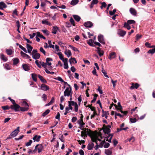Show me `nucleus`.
I'll use <instances>...</instances> for the list:
<instances>
[{"label":"nucleus","mask_w":155,"mask_h":155,"mask_svg":"<svg viewBox=\"0 0 155 155\" xmlns=\"http://www.w3.org/2000/svg\"><path fill=\"white\" fill-rule=\"evenodd\" d=\"M19 127H17V129L13 131L10 134L9 137L7 138V139L11 138L12 137H15L19 132Z\"/></svg>","instance_id":"nucleus-1"},{"label":"nucleus","mask_w":155,"mask_h":155,"mask_svg":"<svg viewBox=\"0 0 155 155\" xmlns=\"http://www.w3.org/2000/svg\"><path fill=\"white\" fill-rule=\"evenodd\" d=\"M20 108L21 107L16 103L10 106V108L12 110H14L15 112L19 111L20 110L19 109H20Z\"/></svg>","instance_id":"nucleus-2"},{"label":"nucleus","mask_w":155,"mask_h":155,"mask_svg":"<svg viewBox=\"0 0 155 155\" xmlns=\"http://www.w3.org/2000/svg\"><path fill=\"white\" fill-rule=\"evenodd\" d=\"M71 87H67L64 92V96L69 97L72 94Z\"/></svg>","instance_id":"nucleus-3"},{"label":"nucleus","mask_w":155,"mask_h":155,"mask_svg":"<svg viewBox=\"0 0 155 155\" xmlns=\"http://www.w3.org/2000/svg\"><path fill=\"white\" fill-rule=\"evenodd\" d=\"M98 41L102 44L104 45L105 44V42L104 40V36L103 35L100 34L98 36Z\"/></svg>","instance_id":"nucleus-4"},{"label":"nucleus","mask_w":155,"mask_h":155,"mask_svg":"<svg viewBox=\"0 0 155 155\" xmlns=\"http://www.w3.org/2000/svg\"><path fill=\"white\" fill-rule=\"evenodd\" d=\"M126 32L121 29H118L117 30L118 34L122 37H124L126 35Z\"/></svg>","instance_id":"nucleus-5"},{"label":"nucleus","mask_w":155,"mask_h":155,"mask_svg":"<svg viewBox=\"0 0 155 155\" xmlns=\"http://www.w3.org/2000/svg\"><path fill=\"white\" fill-rule=\"evenodd\" d=\"M113 135V134H109L107 136L105 137L106 140L110 143H111Z\"/></svg>","instance_id":"nucleus-6"},{"label":"nucleus","mask_w":155,"mask_h":155,"mask_svg":"<svg viewBox=\"0 0 155 155\" xmlns=\"http://www.w3.org/2000/svg\"><path fill=\"white\" fill-rule=\"evenodd\" d=\"M84 25L85 27L91 28L93 26V24L91 21H87L84 23Z\"/></svg>","instance_id":"nucleus-7"},{"label":"nucleus","mask_w":155,"mask_h":155,"mask_svg":"<svg viewBox=\"0 0 155 155\" xmlns=\"http://www.w3.org/2000/svg\"><path fill=\"white\" fill-rule=\"evenodd\" d=\"M20 54L21 55L25 58H26L27 59H29L30 61H31L32 60L30 59L31 58V57L27 54L24 53L22 51H21L20 52Z\"/></svg>","instance_id":"nucleus-8"},{"label":"nucleus","mask_w":155,"mask_h":155,"mask_svg":"<svg viewBox=\"0 0 155 155\" xmlns=\"http://www.w3.org/2000/svg\"><path fill=\"white\" fill-rule=\"evenodd\" d=\"M40 88L42 90L44 91H47L49 89V87L48 86L44 84H42L41 85Z\"/></svg>","instance_id":"nucleus-9"},{"label":"nucleus","mask_w":155,"mask_h":155,"mask_svg":"<svg viewBox=\"0 0 155 155\" xmlns=\"http://www.w3.org/2000/svg\"><path fill=\"white\" fill-rule=\"evenodd\" d=\"M68 59L67 58H65V60L63 61L64 63V69H67L68 68Z\"/></svg>","instance_id":"nucleus-10"},{"label":"nucleus","mask_w":155,"mask_h":155,"mask_svg":"<svg viewBox=\"0 0 155 155\" xmlns=\"http://www.w3.org/2000/svg\"><path fill=\"white\" fill-rule=\"evenodd\" d=\"M22 67L23 69L26 71H28L30 69V67L29 66L28 64H23Z\"/></svg>","instance_id":"nucleus-11"},{"label":"nucleus","mask_w":155,"mask_h":155,"mask_svg":"<svg viewBox=\"0 0 155 155\" xmlns=\"http://www.w3.org/2000/svg\"><path fill=\"white\" fill-rule=\"evenodd\" d=\"M97 52L99 55V56L101 57L103 56L104 54V51L102 50H101V48L99 47H97Z\"/></svg>","instance_id":"nucleus-12"},{"label":"nucleus","mask_w":155,"mask_h":155,"mask_svg":"<svg viewBox=\"0 0 155 155\" xmlns=\"http://www.w3.org/2000/svg\"><path fill=\"white\" fill-rule=\"evenodd\" d=\"M41 137L40 135H35L33 137L32 139L34 140V142H39Z\"/></svg>","instance_id":"nucleus-13"},{"label":"nucleus","mask_w":155,"mask_h":155,"mask_svg":"<svg viewBox=\"0 0 155 155\" xmlns=\"http://www.w3.org/2000/svg\"><path fill=\"white\" fill-rule=\"evenodd\" d=\"M26 48L27 49V52L29 54H31V52L32 50L33 47L29 44H26Z\"/></svg>","instance_id":"nucleus-14"},{"label":"nucleus","mask_w":155,"mask_h":155,"mask_svg":"<svg viewBox=\"0 0 155 155\" xmlns=\"http://www.w3.org/2000/svg\"><path fill=\"white\" fill-rule=\"evenodd\" d=\"M129 11L130 13L134 16H136L137 15V11L136 10L133 8H130V9Z\"/></svg>","instance_id":"nucleus-15"},{"label":"nucleus","mask_w":155,"mask_h":155,"mask_svg":"<svg viewBox=\"0 0 155 155\" xmlns=\"http://www.w3.org/2000/svg\"><path fill=\"white\" fill-rule=\"evenodd\" d=\"M46 65H48V66H51V63L50 62V61H52L53 59L51 58H47L46 59Z\"/></svg>","instance_id":"nucleus-16"},{"label":"nucleus","mask_w":155,"mask_h":155,"mask_svg":"<svg viewBox=\"0 0 155 155\" xmlns=\"http://www.w3.org/2000/svg\"><path fill=\"white\" fill-rule=\"evenodd\" d=\"M103 131L105 134H108L110 132V130L107 127H104Z\"/></svg>","instance_id":"nucleus-17"},{"label":"nucleus","mask_w":155,"mask_h":155,"mask_svg":"<svg viewBox=\"0 0 155 155\" xmlns=\"http://www.w3.org/2000/svg\"><path fill=\"white\" fill-rule=\"evenodd\" d=\"M7 7V5L3 2H0V9L3 10L4 8H5Z\"/></svg>","instance_id":"nucleus-18"},{"label":"nucleus","mask_w":155,"mask_h":155,"mask_svg":"<svg viewBox=\"0 0 155 155\" xmlns=\"http://www.w3.org/2000/svg\"><path fill=\"white\" fill-rule=\"evenodd\" d=\"M59 28L57 26H54L52 27V33L54 34L57 33V31L58 30Z\"/></svg>","instance_id":"nucleus-19"},{"label":"nucleus","mask_w":155,"mask_h":155,"mask_svg":"<svg viewBox=\"0 0 155 155\" xmlns=\"http://www.w3.org/2000/svg\"><path fill=\"white\" fill-rule=\"evenodd\" d=\"M139 86V84L137 83H136L135 84L134 83H132V84L131 86L130 87V88L131 89H134V88L137 89L138 88Z\"/></svg>","instance_id":"nucleus-20"},{"label":"nucleus","mask_w":155,"mask_h":155,"mask_svg":"<svg viewBox=\"0 0 155 155\" xmlns=\"http://www.w3.org/2000/svg\"><path fill=\"white\" fill-rule=\"evenodd\" d=\"M40 55L39 53H37L32 55V58L35 60H37L39 58Z\"/></svg>","instance_id":"nucleus-21"},{"label":"nucleus","mask_w":155,"mask_h":155,"mask_svg":"<svg viewBox=\"0 0 155 155\" xmlns=\"http://www.w3.org/2000/svg\"><path fill=\"white\" fill-rule=\"evenodd\" d=\"M115 53L114 52H112L110 54L108 58L110 59L111 60L112 59L114 58L115 57Z\"/></svg>","instance_id":"nucleus-22"},{"label":"nucleus","mask_w":155,"mask_h":155,"mask_svg":"<svg viewBox=\"0 0 155 155\" xmlns=\"http://www.w3.org/2000/svg\"><path fill=\"white\" fill-rule=\"evenodd\" d=\"M39 78L40 79L41 82L43 83H47V81L45 80L43 77L40 75H38Z\"/></svg>","instance_id":"nucleus-23"},{"label":"nucleus","mask_w":155,"mask_h":155,"mask_svg":"<svg viewBox=\"0 0 155 155\" xmlns=\"http://www.w3.org/2000/svg\"><path fill=\"white\" fill-rule=\"evenodd\" d=\"M94 145V143L93 142L89 143L87 146V149L89 150H91L93 148Z\"/></svg>","instance_id":"nucleus-24"},{"label":"nucleus","mask_w":155,"mask_h":155,"mask_svg":"<svg viewBox=\"0 0 155 155\" xmlns=\"http://www.w3.org/2000/svg\"><path fill=\"white\" fill-rule=\"evenodd\" d=\"M73 16L75 20L77 22H79L81 19V17L78 15H73Z\"/></svg>","instance_id":"nucleus-25"},{"label":"nucleus","mask_w":155,"mask_h":155,"mask_svg":"<svg viewBox=\"0 0 155 155\" xmlns=\"http://www.w3.org/2000/svg\"><path fill=\"white\" fill-rule=\"evenodd\" d=\"M64 54L67 55L68 57L69 58L72 55L71 53L70 50H68L67 51L66 50L64 52Z\"/></svg>","instance_id":"nucleus-26"},{"label":"nucleus","mask_w":155,"mask_h":155,"mask_svg":"<svg viewBox=\"0 0 155 155\" xmlns=\"http://www.w3.org/2000/svg\"><path fill=\"white\" fill-rule=\"evenodd\" d=\"M0 58L1 60L5 61H6L8 60L7 58L3 54H1Z\"/></svg>","instance_id":"nucleus-27"},{"label":"nucleus","mask_w":155,"mask_h":155,"mask_svg":"<svg viewBox=\"0 0 155 155\" xmlns=\"http://www.w3.org/2000/svg\"><path fill=\"white\" fill-rule=\"evenodd\" d=\"M69 63L71 65V64L74 63V61L75 63H77V62L76 60V59L74 58H73L72 57H71L70 59L69 60Z\"/></svg>","instance_id":"nucleus-28"},{"label":"nucleus","mask_w":155,"mask_h":155,"mask_svg":"<svg viewBox=\"0 0 155 155\" xmlns=\"http://www.w3.org/2000/svg\"><path fill=\"white\" fill-rule=\"evenodd\" d=\"M105 153L106 155H111L112 154V151L111 149L106 150Z\"/></svg>","instance_id":"nucleus-29"},{"label":"nucleus","mask_w":155,"mask_h":155,"mask_svg":"<svg viewBox=\"0 0 155 155\" xmlns=\"http://www.w3.org/2000/svg\"><path fill=\"white\" fill-rule=\"evenodd\" d=\"M37 75L35 73L31 74V77L32 79L35 82H36L37 81Z\"/></svg>","instance_id":"nucleus-30"},{"label":"nucleus","mask_w":155,"mask_h":155,"mask_svg":"<svg viewBox=\"0 0 155 155\" xmlns=\"http://www.w3.org/2000/svg\"><path fill=\"white\" fill-rule=\"evenodd\" d=\"M29 109L28 107H21L20 110L22 112L27 111Z\"/></svg>","instance_id":"nucleus-31"},{"label":"nucleus","mask_w":155,"mask_h":155,"mask_svg":"<svg viewBox=\"0 0 155 155\" xmlns=\"http://www.w3.org/2000/svg\"><path fill=\"white\" fill-rule=\"evenodd\" d=\"M57 54L59 56V58L62 60L63 61L65 60V59L64 58L63 55L61 52H59Z\"/></svg>","instance_id":"nucleus-32"},{"label":"nucleus","mask_w":155,"mask_h":155,"mask_svg":"<svg viewBox=\"0 0 155 155\" xmlns=\"http://www.w3.org/2000/svg\"><path fill=\"white\" fill-rule=\"evenodd\" d=\"M79 2V0H72L70 4L72 5H76Z\"/></svg>","instance_id":"nucleus-33"},{"label":"nucleus","mask_w":155,"mask_h":155,"mask_svg":"<svg viewBox=\"0 0 155 155\" xmlns=\"http://www.w3.org/2000/svg\"><path fill=\"white\" fill-rule=\"evenodd\" d=\"M126 23L128 24L129 25H131L133 24H134L135 23V21L133 20H129L127 21V22H126Z\"/></svg>","instance_id":"nucleus-34"},{"label":"nucleus","mask_w":155,"mask_h":155,"mask_svg":"<svg viewBox=\"0 0 155 155\" xmlns=\"http://www.w3.org/2000/svg\"><path fill=\"white\" fill-rule=\"evenodd\" d=\"M43 148V147L42 145L39 144V145L38 146V147L37 148L38 150V153L41 152Z\"/></svg>","instance_id":"nucleus-35"},{"label":"nucleus","mask_w":155,"mask_h":155,"mask_svg":"<svg viewBox=\"0 0 155 155\" xmlns=\"http://www.w3.org/2000/svg\"><path fill=\"white\" fill-rule=\"evenodd\" d=\"M42 23L43 24H46L49 26L51 25V23L49 22L47 20H43L42 21Z\"/></svg>","instance_id":"nucleus-36"},{"label":"nucleus","mask_w":155,"mask_h":155,"mask_svg":"<svg viewBox=\"0 0 155 155\" xmlns=\"http://www.w3.org/2000/svg\"><path fill=\"white\" fill-rule=\"evenodd\" d=\"M6 52L8 55H11L12 54L13 52L11 49H6Z\"/></svg>","instance_id":"nucleus-37"},{"label":"nucleus","mask_w":155,"mask_h":155,"mask_svg":"<svg viewBox=\"0 0 155 155\" xmlns=\"http://www.w3.org/2000/svg\"><path fill=\"white\" fill-rule=\"evenodd\" d=\"M68 46L74 51H77L78 52H79V51L78 49L77 48L74 47V46H72L71 45H69Z\"/></svg>","instance_id":"nucleus-38"},{"label":"nucleus","mask_w":155,"mask_h":155,"mask_svg":"<svg viewBox=\"0 0 155 155\" xmlns=\"http://www.w3.org/2000/svg\"><path fill=\"white\" fill-rule=\"evenodd\" d=\"M19 61V59L17 58H15L13 59V64L16 65L18 64Z\"/></svg>","instance_id":"nucleus-39"},{"label":"nucleus","mask_w":155,"mask_h":155,"mask_svg":"<svg viewBox=\"0 0 155 155\" xmlns=\"http://www.w3.org/2000/svg\"><path fill=\"white\" fill-rule=\"evenodd\" d=\"M50 111L49 109H47L45 112L42 113V116L44 117L49 113Z\"/></svg>","instance_id":"nucleus-40"},{"label":"nucleus","mask_w":155,"mask_h":155,"mask_svg":"<svg viewBox=\"0 0 155 155\" xmlns=\"http://www.w3.org/2000/svg\"><path fill=\"white\" fill-rule=\"evenodd\" d=\"M21 105L23 106L29 107V105L25 101H23L21 102Z\"/></svg>","instance_id":"nucleus-41"},{"label":"nucleus","mask_w":155,"mask_h":155,"mask_svg":"<svg viewBox=\"0 0 155 155\" xmlns=\"http://www.w3.org/2000/svg\"><path fill=\"white\" fill-rule=\"evenodd\" d=\"M135 140V139L134 137H132L130 138H127L125 142H126L127 141L130 142L131 141L132 142H134Z\"/></svg>","instance_id":"nucleus-42"},{"label":"nucleus","mask_w":155,"mask_h":155,"mask_svg":"<svg viewBox=\"0 0 155 155\" xmlns=\"http://www.w3.org/2000/svg\"><path fill=\"white\" fill-rule=\"evenodd\" d=\"M155 53V48L149 50L147 52L148 54H153Z\"/></svg>","instance_id":"nucleus-43"},{"label":"nucleus","mask_w":155,"mask_h":155,"mask_svg":"<svg viewBox=\"0 0 155 155\" xmlns=\"http://www.w3.org/2000/svg\"><path fill=\"white\" fill-rule=\"evenodd\" d=\"M98 96V95L97 94H94V96L93 98V100L91 101V102L92 103H93L95 102L96 101L97 98Z\"/></svg>","instance_id":"nucleus-44"},{"label":"nucleus","mask_w":155,"mask_h":155,"mask_svg":"<svg viewBox=\"0 0 155 155\" xmlns=\"http://www.w3.org/2000/svg\"><path fill=\"white\" fill-rule=\"evenodd\" d=\"M124 27L126 28L128 30H130L131 28L130 26L129 25L126 23V22H125L124 23Z\"/></svg>","instance_id":"nucleus-45"},{"label":"nucleus","mask_w":155,"mask_h":155,"mask_svg":"<svg viewBox=\"0 0 155 155\" xmlns=\"http://www.w3.org/2000/svg\"><path fill=\"white\" fill-rule=\"evenodd\" d=\"M42 31L45 35L48 36L49 35V32L47 30H43Z\"/></svg>","instance_id":"nucleus-46"},{"label":"nucleus","mask_w":155,"mask_h":155,"mask_svg":"<svg viewBox=\"0 0 155 155\" xmlns=\"http://www.w3.org/2000/svg\"><path fill=\"white\" fill-rule=\"evenodd\" d=\"M2 108L4 110H8L10 108V107H9L8 105H6L5 106H2Z\"/></svg>","instance_id":"nucleus-47"},{"label":"nucleus","mask_w":155,"mask_h":155,"mask_svg":"<svg viewBox=\"0 0 155 155\" xmlns=\"http://www.w3.org/2000/svg\"><path fill=\"white\" fill-rule=\"evenodd\" d=\"M39 63L45 68H47V65L43 61H40Z\"/></svg>","instance_id":"nucleus-48"},{"label":"nucleus","mask_w":155,"mask_h":155,"mask_svg":"<svg viewBox=\"0 0 155 155\" xmlns=\"http://www.w3.org/2000/svg\"><path fill=\"white\" fill-rule=\"evenodd\" d=\"M130 122L131 123H134L137 121V119L136 118H130Z\"/></svg>","instance_id":"nucleus-49"},{"label":"nucleus","mask_w":155,"mask_h":155,"mask_svg":"<svg viewBox=\"0 0 155 155\" xmlns=\"http://www.w3.org/2000/svg\"><path fill=\"white\" fill-rule=\"evenodd\" d=\"M59 139L62 142H64V137L63 135V134H60L59 136Z\"/></svg>","instance_id":"nucleus-50"},{"label":"nucleus","mask_w":155,"mask_h":155,"mask_svg":"<svg viewBox=\"0 0 155 155\" xmlns=\"http://www.w3.org/2000/svg\"><path fill=\"white\" fill-rule=\"evenodd\" d=\"M48 44H49V47L50 48H54V45H52L51 43V41L50 40L48 41Z\"/></svg>","instance_id":"nucleus-51"},{"label":"nucleus","mask_w":155,"mask_h":155,"mask_svg":"<svg viewBox=\"0 0 155 155\" xmlns=\"http://www.w3.org/2000/svg\"><path fill=\"white\" fill-rule=\"evenodd\" d=\"M116 12V10L114 9L112 11H109V14L110 15H113Z\"/></svg>","instance_id":"nucleus-52"},{"label":"nucleus","mask_w":155,"mask_h":155,"mask_svg":"<svg viewBox=\"0 0 155 155\" xmlns=\"http://www.w3.org/2000/svg\"><path fill=\"white\" fill-rule=\"evenodd\" d=\"M102 72L104 74V76L106 78H109L108 75H107V73L105 70L102 69Z\"/></svg>","instance_id":"nucleus-53"},{"label":"nucleus","mask_w":155,"mask_h":155,"mask_svg":"<svg viewBox=\"0 0 155 155\" xmlns=\"http://www.w3.org/2000/svg\"><path fill=\"white\" fill-rule=\"evenodd\" d=\"M68 104H69V105L70 104V105H71V106H74V105L76 103V102H75L73 101H68Z\"/></svg>","instance_id":"nucleus-54"},{"label":"nucleus","mask_w":155,"mask_h":155,"mask_svg":"<svg viewBox=\"0 0 155 155\" xmlns=\"http://www.w3.org/2000/svg\"><path fill=\"white\" fill-rule=\"evenodd\" d=\"M118 106L117 107L116 109H117L118 110H121V109H122V107L120 105V103L119 102L117 103Z\"/></svg>","instance_id":"nucleus-55"},{"label":"nucleus","mask_w":155,"mask_h":155,"mask_svg":"<svg viewBox=\"0 0 155 155\" xmlns=\"http://www.w3.org/2000/svg\"><path fill=\"white\" fill-rule=\"evenodd\" d=\"M5 68L7 70H9L10 69V67L9 65L7 64L6 63L5 65L4 66Z\"/></svg>","instance_id":"nucleus-56"},{"label":"nucleus","mask_w":155,"mask_h":155,"mask_svg":"<svg viewBox=\"0 0 155 155\" xmlns=\"http://www.w3.org/2000/svg\"><path fill=\"white\" fill-rule=\"evenodd\" d=\"M41 97L44 101H45L47 100V96L45 94H43Z\"/></svg>","instance_id":"nucleus-57"},{"label":"nucleus","mask_w":155,"mask_h":155,"mask_svg":"<svg viewBox=\"0 0 155 155\" xmlns=\"http://www.w3.org/2000/svg\"><path fill=\"white\" fill-rule=\"evenodd\" d=\"M32 142V140H30L28 142L26 143L25 145L27 147H28L30 146Z\"/></svg>","instance_id":"nucleus-58"},{"label":"nucleus","mask_w":155,"mask_h":155,"mask_svg":"<svg viewBox=\"0 0 155 155\" xmlns=\"http://www.w3.org/2000/svg\"><path fill=\"white\" fill-rule=\"evenodd\" d=\"M40 51L41 52H42L44 55H46V52L42 47L40 48Z\"/></svg>","instance_id":"nucleus-59"},{"label":"nucleus","mask_w":155,"mask_h":155,"mask_svg":"<svg viewBox=\"0 0 155 155\" xmlns=\"http://www.w3.org/2000/svg\"><path fill=\"white\" fill-rule=\"evenodd\" d=\"M105 143V141L104 140L102 141L100 143L99 145H98L99 146V147L102 148L104 144Z\"/></svg>","instance_id":"nucleus-60"},{"label":"nucleus","mask_w":155,"mask_h":155,"mask_svg":"<svg viewBox=\"0 0 155 155\" xmlns=\"http://www.w3.org/2000/svg\"><path fill=\"white\" fill-rule=\"evenodd\" d=\"M77 123L79 125L83 124V123H85L83 122V120L81 119L79 120L77 122Z\"/></svg>","instance_id":"nucleus-61"},{"label":"nucleus","mask_w":155,"mask_h":155,"mask_svg":"<svg viewBox=\"0 0 155 155\" xmlns=\"http://www.w3.org/2000/svg\"><path fill=\"white\" fill-rule=\"evenodd\" d=\"M74 106L75 111L77 112L78 111V104L76 103V104L74 105Z\"/></svg>","instance_id":"nucleus-62"},{"label":"nucleus","mask_w":155,"mask_h":155,"mask_svg":"<svg viewBox=\"0 0 155 155\" xmlns=\"http://www.w3.org/2000/svg\"><path fill=\"white\" fill-rule=\"evenodd\" d=\"M46 2L45 1H43L41 2V6L42 7H44L46 5Z\"/></svg>","instance_id":"nucleus-63"},{"label":"nucleus","mask_w":155,"mask_h":155,"mask_svg":"<svg viewBox=\"0 0 155 155\" xmlns=\"http://www.w3.org/2000/svg\"><path fill=\"white\" fill-rule=\"evenodd\" d=\"M105 144L104 145V147L105 148H108L110 146V144L108 143H104Z\"/></svg>","instance_id":"nucleus-64"}]
</instances>
